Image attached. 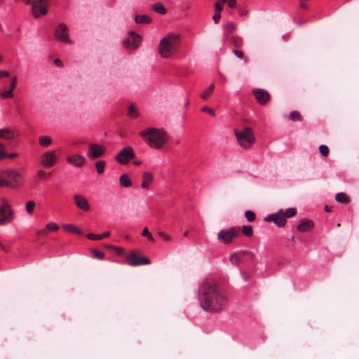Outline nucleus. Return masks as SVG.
Listing matches in <instances>:
<instances>
[{
    "mask_svg": "<svg viewBox=\"0 0 359 359\" xmlns=\"http://www.w3.org/2000/svg\"><path fill=\"white\" fill-rule=\"evenodd\" d=\"M36 203L34 201H29L25 204V209L29 215H32L34 212Z\"/></svg>",
    "mask_w": 359,
    "mask_h": 359,
    "instance_id": "34",
    "label": "nucleus"
},
{
    "mask_svg": "<svg viewBox=\"0 0 359 359\" xmlns=\"http://www.w3.org/2000/svg\"><path fill=\"white\" fill-rule=\"evenodd\" d=\"M9 76L10 73L8 72L0 70V78L8 77Z\"/></svg>",
    "mask_w": 359,
    "mask_h": 359,
    "instance_id": "55",
    "label": "nucleus"
},
{
    "mask_svg": "<svg viewBox=\"0 0 359 359\" xmlns=\"http://www.w3.org/2000/svg\"><path fill=\"white\" fill-rule=\"evenodd\" d=\"M335 199L337 202L341 203H348L350 202L349 197L344 193H338L335 196Z\"/></svg>",
    "mask_w": 359,
    "mask_h": 359,
    "instance_id": "29",
    "label": "nucleus"
},
{
    "mask_svg": "<svg viewBox=\"0 0 359 359\" xmlns=\"http://www.w3.org/2000/svg\"><path fill=\"white\" fill-rule=\"evenodd\" d=\"M228 0H220L219 1L222 3V4H224Z\"/></svg>",
    "mask_w": 359,
    "mask_h": 359,
    "instance_id": "63",
    "label": "nucleus"
},
{
    "mask_svg": "<svg viewBox=\"0 0 359 359\" xmlns=\"http://www.w3.org/2000/svg\"><path fill=\"white\" fill-rule=\"evenodd\" d=\"M128 264L131 266H136L142 264H150V260L147 257H139L136 252L132 251L127 257Z\"/></svg>",
    "mask_w": 359,
    "mask_h": 359,
    "instance_id": "14",
    "label": "nucleus"
},
{
    "mask_svg": "<svg viewBox=\"0 0 359 359\" xmlns=\"http://www.w3.org/2000/svg\"><path fill=\"white\" fill-rule=\"evenodd\" d=\"M120 185L122 187H130L132 186V181L127 174H123L119 179Z\"/></svg>",
    "mask_w": 359,
    "mask_h": 359,
    "instance_id": "25",
    "label": "nucleus"
},
{
    "mask_svg": "<svg viewBox=\"0 0 359 359\" xmlns=\"http://www.w3.org/2000/svg\"><path fill=\"white\" fill-rule=\"evenodd\" d=\"M63 228L65 230L75 233L76 234L81 235L82 233L81 230L79 229L77 226L71 225V224H65L63 225Z\"/></svg>",
    "mask_w": 359,
    "mask_h": 359,
    "instance_id": "32",
    "label": "nucleus"
},
{
    "mask_svg": "<svg viewBox=\"0 0 359 359\" xmlns=\"http://www.w3.org/2000/svg\"><path fill=\"white\" fill-rule=\"evenodd\" d=\"M233 53H234L235 55H236L239 58H243V55H244L243 52L241 51V50H235L233 51Z\"/></svg>",
    "mask_w": 359,
    "mask_h": 359,
    "instance_id": "54",
    "label": "nucleus"
},
{
    "mask_svg": "<svg viewBox=\"0 0 359 359\" xmlns=\"http://www.w3.org/2000/svg\"><path fill=\"white\" fill-rule=\"evenodd\" d=\"M151 9L161 15H163L166 13V8L164 7V6L161 3H155L152 5Z\"/></svg>",
    "mask_w": 359,
    "mask_h": 359,
    "instance_id": "28",
    "label": "nucleus"
},
{
    "mask_svg": "<svg viewBox=\"0 0 359 359\" xmlns=\"http://www.w3.org/2000/svg\"><path fill=\"white\" fill-rule=\"evenodd\" d=\"M337 227H340V226H341V224H340L339 223H338V224H337Z\"/></svg>",
    "mask_w": 359,
    "mask_h": 359,
    "instance_id": "64",
    "label": "nucleus"
},
{
    "mask_svg": "<svg viewBox=\"0 0 359 359\" xmlns=\"http://www.w3.org/2000/svg\"><path fill=\"white\" fill-rule=\"evenodd\" d=\"M22 175L16 170L7 169L0 172V187L19 189L22 184Z\"/></svg>",
    "mask_w": 359,
    "mask_h": 359,
    "instance_id": "3",
    "label": "nucleus"
},
{
    "mask_svg": "<svg viewBox=\"0 0 359 359\" xmlns=\"http://www.w3.org/2000/svg\"><path fill=\"white\" fill-rule=\"evenodd\" d=\"M247 13H248V11H245V10H243V11H240V15H246Z\"/></svg>",
    "mask_w": 359,
    "mask_h": 359,
    "instance_id": "59",
    "label": "nucleus"
},
{
    "mask_svg": "<svg viewBox=\"0 0 359 359\" xmlns=\"http://www.w3.org/2000/svg\"><path fill=\"white\" fill-rule=\"evenodd\" d=\"M220 17H221L220 12H215V15L212 17L213 20L215 21V23H217L219 22Z\"/></svg>",
    "mask_w": 359,
    "mask_h": 359,
    "instance_id": "52",
    "label": "nucleus"
},
{
    "mask_svg": "<svg viewBox=\"0 0 359 359\" xmlns=\"http://www.w3.org/2000/svg\"><path fill=\"white\" fill-rule=\"evenodd\" d=\"M58 161L55 151H46L40 156V163L46 168H52Z\"/></svg>",
    "mask_w": 359,
    "mask_h": 359,
    "instance_id": "10",
    "label": "nucleus"
},
{
    "mask_svg": "<svg viewBox=\"0 0 359 359\" xmlns=\"http://www.w3.org/2000/svg\"><path fill=\"white\" fill-rule=\"evenodd\" d=\"M105 165L106 162L104 161L100 160L97 161L95 164L97 172L100 175L102 174L104 171Z\"/></svg>",
    "mask_w": 359,
    "mask_h": 359,
    "instance_id": "33",
    "label": "nucleus"
},
{
    "mask_svg": "<svg viewBox=\"0 0 359 359\" xmlns=\"http://www.w3.org/2000/svg\"><path fill=\"white\" fill-rule=\"evenodd\" d=\"M252 92L258 103L261 105L266 104L271 98L269 92L264 89L255 88Z\"/></svg>",
    "mask_w": 359,
    "mask_h": 359,
    "instance_id": "16",
    "label": "nucleus"
},
{
    "mask_svg": "<svg viewBox=\"0 0 359 359\" xmlns=\"http://www.w3.org/2000/svg\"><path fill=\"white\" fill-rule=\"evenodd\" d=\"M228 6L231 8H236V0H228Z\"/></svg>",
    "mask_w": 359,
    "mask_h": 359,
    "instance_id": "53",
    "label": "nucleus"
},
{
    "mask_svg": "<svg viewBox=\"0 0 359 359\" xmlns=\"http://www.w3.org/2000/svg\"><path fill=\"white\" fill-rule=\"evenodd\" d=\"M135 21L137 24H149L151 22V18L147 15H136Z\"/></svg>",
    "mask_w": 359,
    "mask_h": 359,
    "instance_id": "23",
    "label": "nucleus"
},
{
    "mask_svg": "<svg viewBox=\"0 0 359 359\" xmlns=\"http://www.w3.org/2000/svg\"><path fill=\"white\" fill-rule=\"evenodd\" d=\"M249 255L252 258L254 257L253 253L251 252L241 251L240 252H234V253H233L230 256L229 261H230V262L232 264L238 265L240 263V262H241V257L244 256V255Z\"/></svg>",
    "mask_w": 359,
    "mask_h": 359,
    "instance_id": "20",
    "label": "nucleus"
},
{
    "mask_svg": "<svg viewBox=\"0 0 359 359\" xmlns=\"http://www.w3.org/2000/svg\"><path fill=\"white\" fill-rule=\"evenodd\" d=\"M234 133L239 145L245 149L252 147L255 142V134L250 127L245 126L243 130L234 129Z\"/></svg>",
    "mask_w": 359,
    "mask_h": 359,
    "instance_id": "6",
    "label": "nucleus"
},
{
    "mask_svg": "<svg viewBox=\"0 0 359 359\" xmlns=\"http://www.w3.org/2000/svg\"><path fill=\"white\" fill-rule=\"evenodd\" d=\"M17 85V77L14 76L11 80L10 90L13 92Z\"/></svg>",
    "mask_w": 359,
    "mask_h": 359,
    "instance_id": "46",
    "label": "nucleus"
},
{
    "mask_svg": "<svg viewBox=\"0 0 359 359\" xmlns=\"http://www.w3.org/2000/svg\"><path fill=\"white\" fill-rule=\"evenodd\" d=\"M142 236H145L148 238L149 241H150L152 243L155 242V239L153 237V236L151 234V233L149 231V229L147 227H144L142 232Z\"/></svg>",
    "mask_w": 359,
    "mask_h": 359,
    "instance_id": "37",
    "label": "nucleus"
},
{
    "mask_svg": "<svg viewBox=\"0 0 359 359\" xmlns=\"http://www.w3.org/2000/svg\"><path fill=\"white\" fill-rule=\"evenodd\" d=\"M54 63H55L57 66H59V67L62 66V61H61L60 59H55V60H54Z\"/></svg>",
    "mask_w": 359,
    "mask_h": 359,
    "instance_id": "56",
    "label": "nucleus"
},
{
    "mask_svg": "<svg viewBox=\"0 0 359 359\" xmlns=\"http://www.w3.org/2000/svg\"><path fill=\"white\" fill-rule=\"evenodd\" d=\"M106 151L105 146L95 142H90L88 144L87 156L90 160L94 161L102 157Z\"/></svg>",
    "mask_w": 359,
    "mask_h": 359,
    "instance_id": "9",
    "label": "nucleus"
},
{
    "mask_svg": "<svg viewBox=\"0 0 359 359\" xmlns=\"http://www.w3.org/2000/svg\"><path fill=\"white\" fill-rule=\"evenodd\" d=\"M236 25L233 22H229L226 25V29L229 31V32H232L236 29Z\"/></svg>",
    "mask_w": 359,
    "mask_h": 359,
    "instance_id": "45",
    "label": "nucleus"
},
{
    "mask_svg": "<svg viewBox=\"0 0 359 359\" xmlns=\"http://www.w3.org/2000/svg\"><path fill=\"white\" fill-rule=\"evenodd\" d=\"M140 135L149 146L156 149H162L168 140L166 132L161 128H147L140 133Z\"/></svg>",
    "mask_w": 359,
    "mask_h": 359,
    "instance_id": "2",
    "label": "nucleus"
},
{
    "mask_svg": "<svg viewBox=\"0 0 359 359\" xmlns=\"http://www.w3.org/2000/svg\"><path fill=\"white\" fill-rule=\"evenodd\" d=\"M128 35L129 36L123 41L125 48L130 50L137 48L142 40L141 36L133 31H130Z\"/></svg>",
    "mask_w": 359,
    "mask_h": 359,
    "instance_id": "12",
    "label": "nucleus"
},
{
    "mask_svg": "<svg viewBox=\"0 0 359 359\" xmlns=\"http://www.w3.org/2000/svg\"><path fill=\"white\" fill-rule=\"evenodd\" d=\"M319 151L321 155L324 157H326L329 154V149L326 145H320L319 147Z\"/></svg>",
    "mask_w": 359,
    "mask_h": 359,
    "instance_id": "42",
    "label": "nucleus"
},
{
    "mask_svg": "<svg viewBox=\"0 0 359 359\" xmlns=\"http://www.w3.org/2000/svg\"><path fill=\"white\" fill-rule=\"evenodd\" d=\"M133 164L135 165H139L141 164V161H135L133 162Z\"/></svg>",
    "mask_w": 359,
    "mask_h": 359,
    "instance_id": "60",
    "label": "nucleus"
},
{
    "mask_svg": "<svg viewBox=\"0 0 359 359\" xmlns=\"http://www.w3.org/2000/svg\"><path fill=\"white\" fill-rule=\"evenodd\" d=\"M110 235L109 231H105L102 234H94V233H88L86 234V237L88 239L93 240V241H100L103 238L109 237Z\"/></svg>",
    "mask_w": 359,
    "mask_h": 359,
    "instance_id": "24",
    "label": "nucleus"
},
{
    "mask_svg": "<svg viewBox=\"0 0 359 359\" xmlns=\"http://www.w3.org/2000/svg\"><path fill=\"white\" fill-rule=\"evenodd\" d=\"M313 222L307 219H303L297 226V230L300 232L309 231L313 228Z\"/></svg>",
    "mask_w": 359,
    "mask_h": 359,
    "instance_id": "21",
    "label": "nucleus"
},
{
    "mask_svg": "<svg viewBox=\"0 0 359 359\" xmlns=\"http://www.w3.org/2000/svg\"><path fill=\"white\" fill-rule=\"evenodd\" d=\"M104 247H105L106 248H107V249H111V250H113V249H114V245H109V244L105 245V246H104Z\"/></svg>",
    "mask_w": 359,
    "mask_h": 359,
    "instance_id": "58",
    "label": "nucleus"
},
{
    "mask_svg": "<svg viewBox=\"0 0 359 359\" xmlns=\"http://www.w3.org/2000/svg\"><path fill=\"white\" fill-rule=\"evenodd\" d=\"M198 299L201 308L211 313H219L228 302L224 292L213 280H206L201 284Z\"/></svg>",
    "mask_w": 359,
    "mask_h": 359,
    "instance_id": "1",
    "label": "nucleus"
},
{
    "mask_svg": "<svg viewBox=\"0 0 359 359\" xmlns=\"http://www.w3.org/2000/svg\"><path fill=\"white\" fill-rule=\"evenodd\" d=\"M229 40L231 43L233 44V46L238 48L242 46L243 43V41L241 37L240 36H231L229 38Z\"/></svg>",
    "mask_w": 359,
    "mask_h": 359,
    "instance_id": "31",
    "label": "nucleus"
},
{
    "mask_svg": "<svg viewBox=\"0 0 359 359\" xmlns=\"http://www.w3.org/2000/svg\"><path fill=\"white\" fill-rule=\"evenodd\" d=\"M291 241L293 243H295V237L294 236L291 237Z\"/></svg>",
    "mask_w": 359,
    "mask_h": 359,
    "instance_id": "61",
    "label": "nucleus"
},
{
    "mask_svg": "<svg viewBox=\"0 0 359 359\" xmlns=\"http://www.w3.org/2000/svg\"><path fill=\"white\" fill-rule=\"evenodd\" d=\"M158 233L164 241H171V237L169 235L165 233L164 232L159 231Z\"/></svg>",
    "mask_w": 359,
    "mask_h": 359,
    "instance_id": "47",
    "label": "nucleus"
},
{
    "mask_svg": "<svg viewBox=\"0 0 359 359\" xmlns=\"http://www.w3.org/2000/svg\"><path fill=\"white\" fill-rule=\"evenodd\" d=\"M240 235L239 227H231L226 229H222L217 233L218 241L224 244H229L232 243L233 238Z\"/></svg>",
    "mask_w": 359,
    "mask_h": 359,
    "instance_id": "7",
    "label": "nucleus"
},
{
    "mask_svg": "<svg viewBox=\"0 0 359 359\" xmlns=\"http://www.w3.org/2000/svg\"><path fill=\"white\" fill-rule=\"evenodd\" d=\"M14 132L8 128L0 129V161L4 158L14 159L19 156L18 153L6 151V147L2 141H11L14 139Z\"/></svg>",
    "mask_w": 359,
    "mask_h": 359,
    "instance_id": "5",
    "label": "nucleus"
},
{
    "mask_svg": "<svg viewBox=\"0 0 359 359\" xmlns=\"http://www.w3.org/2000/svg\"><path fill=\"white\" fill-rule=\"evenodd\" d=\"M297 214V210L293 208H287L285 211H284L285 218L287 220V218H290L295 216Z\"/></svg>",
    "mask_w": 359,
    "mask_h": 359,
    "instance_id": "36",
    "label": "nucleus"
},
{
    "mask_svg": "<svg viewBox=\"0 0 359 359\" xmlns=\"http://www.w3.org/2000/svg\"><path fill=\"white\" fill-rule=\"evenodd\" d=\"M74 200L75 205L78 208L85 212L90 210V204L85 196L81 194H75L74 195Z\"/></svg>",
    "mask_w": 359,
    "mask_h": 359,
    "instance_id": "19",
    "label": "nucleus"
},
{
    "mask_svg": "<svg viewBox=\"0 0 359 359\" xmlns=\"http://www.w3.org/2000/svg\"><path fill=\"white\" fill-rule=\"evenodd\" d=\"M222 8L223 7H222V3L220 1L215 2V12H221L222 10Z\"/></svg>",
    "mask_w": 359,
    "mask_h": 359,
    "instance_id": "49",
    "label": "nucleus"
},
{
    "mask_svg": "<svg viewBox=\"0 0 359 359\" xmlns=\"http://www.w3.org/2000/svg\"><path fill=\"white\" fill-rule=\"evenodd\" d=\"M91 252L94 257L98 259H103L104 258V254L97 249H93Z\"/></svg>",
    "mask_w": 359,
    "mask_h": 359,
    "instance_id": "40",
    "label": "nucleus"
},
{
    "mask_svg": "<svg viewBox=\"0 0 359 359\" xmlns=\"http://www.w3.org/2000/svg\"><path fill=\"white\" fill-rule=\"evenodd\" d=\"M32 14L34 18H39L41 15L47 14L48 8L46 4H43L37 1L32 3Z\"/></svg>",
    "mask_w": 359,
    "mask_h": 359,
    "instance_id": "17",
    "label": "nucleus"
},
{
    "mask_svg": "<svg viewBox=\"0 0 359 359\" xmlns=\"http://www.w3.org/2000/svg\"><path fill=\"white\" fill-rule=\"evenodd\" d=\"M332 210V206H329V205H325V210L327 212H330Z\"/></svg>",
    "mask_w": 359,
    "mask_h": 359,
    "instance_id": "57",
    "label": "nucleus"
},
{
    "mask_svg": "<svg viewBox=\"0 0 359 359\" xmlns=\"http://www.w3.org/2000/svg\"><path fill=\"white\" fill-rule=\"evenodd\" d=\"M178 35H169L162 39L160 41L158 52L162 57H171L179 45Z\"/></svg>",
    "mask_w": 359,
    "mask_h": 359,
    "instance_id": "4",
    "label": "nucleus"
},
{
    "mask_svg": "<svg viewBox=\"0 0 359 359\" xmlns=\"http://www.w3.org/2000/svg\"><path fill=\"white\" fill-rule=\"evenodd\" d=\"M67 26L65 23H60L55 30V38L62 42L71 43V40L67 34Z\"/></svg>",
    "mask_w": 359,
    "mask_h": 359,
    "instance_id": "15",
    "label": "nucleus"
},
{
    "mask_svg": "<svg viewBox=\"0 0 359 359\" xmlns=\"http://www.w3.org/2000/svg\"><path fill=\"white\" fill-rule=\"evenodd\" d=\"M52 142L53 140L49 136L43 135L39 137V143L42 147H48L52 144Z\"/></svg>",
    "mask_w": 359,
    "mask_h": 359,
    "instance_id": "26",
    "label": "nucleus"
},
{
    "mask_svg": "<svg viewBox=\"0 0 359 359\" xmlns=\"http://www.w3.org/2000/svg\"><path fill=\"white\" fill-rule=\"evenodd\" d=\"M127 115L131 118H137L139 116V112L134 104H130L128 109Z\"/></svg>",
    "mask_w": 359,
    "mask_h": 359,
    "instance_id": "27",
    "label": "nucleus"
},
{
    "mask_svg": "<svg viewBox=\"0 0 359 359\" xmlns=\"http://www.w3.org/2000/svg\"><path fill=\"white\" fill-rule=\"evenodd\" d=\"M215 89V85L212 83L209 86V87L201 95V97L204 100H207L212 93L213 90Z\"/></svg>",
    "mask_w": 359,
    "mask_h": 359,
    "instance_id": "30",
    "label": "nucleus"
},
{
    "mask_svg": "<svg viewBox=\"0 0 359 359\" xmlns=\"http://www.w3.org/2000/svg\"><path fill=\"white\" fill-rule=\"evenodd\" d=\"M202 111L204 112L208 113L210 115H211L212 116H214L215 115V111L212 109L209 108L208 107H203Z\"/></svg>",
    "mask_w": 359,
    "mask_h": 359,
    "instance_id": "48",
    "label": "nucleus"
},
{
    "mask_svg": "<svg viewBox=\"0 0 359 359\" xmlns=\"http://www.w3.org/2000/svg\"><path fill=\"white\" fill-rule=\"evenodd\" d=\"M118 255H122L124 253V250L120 247L114 246L113 249Z\"/></svg>",
    "mask_w": 359,
    "mask_h": 359,
    "instance_id": "50",
    "label": "nucleus"
},
{
    "mask_svg": "<svg viewBox=\"0 0 359 359\" xmlns=\"http://www.w3.org/2000/svg\"><path fill=\"white\" fill-rule=\"evenodd\" d=\"M36 174L40 179H44L50 176V173L47 174L43 170H39Z\"/></svg>",
    "mask_w": 359,
    "mask_h": 359,
    "instance_id": "44",
    "label": "nucleus"
},
{
    "mask_svg": "<svg viewBox=\"0 0 359 359\" xmlns=\"http://www.w3.org/2000/svg\"><path fill=\"white\" fill-rule=\"evenodd\" d=\"M66 160L69 164L77 168H81L86 163L85 158L79 154L69 155L67 156Z\"/></svg>",
    "mask_w": 359,
    "mask_h": 359,
    "instance_id": "18",
    "label": "nucleus"
},
{
    "mask_svg": "<svg viewBox=\"0 0 359 359\" xmlns=\"http://www.w3.org/2000/svg\"><path fill=\"white\" fill-rule=\"evenodd\" d=\"M242 233L247 237H251L253 234V229L250 225H245L242 227Z\"/></svg>",
    "mask_w": 359,
    "mask_h": 359,
    "instance_id": "35",
    "label": "nucleus"
},
{
    "mask_svg": "<svg viewBox=\"0 0 359 359\" xmlns=\"http://www.w3.org/2000/svg\"><path fill=\"white\" fill-rule=\"evenodd\" d=\"M46 227L48 229V231H56L59 229V226L54 223V222H50L46 224Z\"/></svg>",
    "mask_w": 359,
    "mask_h": 359,
    "instance_id": "39",
    "label": "nucleus"
},
{
    "mask_svg": "<svg viewBox=\"0 0 359 359\" xmlns=\"http://www.w3.org/2000/svg\"><path fill=\"white\" fill-rule=\"evenodd\" d=\"M153 175L151 172H144L142 175V188L144 189H148L153 181Z\"/></svg>",
    "mask_w": 359,
    "mask_h": 359,
    "instance_id": "22",
    "label": "nucleus"
},
{
    "mask_svg": "<svg viewBox=\"0 0 359 359\" xmlns=\"http://www.w3.org/2000/svg\"><path fill=\"white\" fill-rule=\"evenodd\" d=\"M245 217L248 222H252L255 219L256 215L254 212L251 210H247L245 212Z\"/></svg>",
    "mask_w": 359,
    "mask_h": 359,
    "instance_id": "38",
    "label": "nucleus"
},
{
    "mask_svg": "<svg viewBox=\"0 0 359 359\" xmlns=\"http://www.w3.org/2000/svg\"><path fill=\"white\" fill-rule=\"evenodd\" d=\"M0 96L3 99L11 98L13 96V91L9 89V90H4V91L1 92L0 93Z\"/></svg>",
    "mask_w": 359,
    "mask_h": 359,
    "instance_id": "41",
    "label": "nucleus"
},
{
    "mask_svg": "<svg viewBox=\"0 0 359 359\" xmlns=\"http://www.w3.org/2000/svg\"><path fill=\"white\" fill-rule=\"evenodd\" d=\"M300 114L296 111L291 112L290 114V117L292 121L299 120L300 118Z\"/></svg>",
    "mask_w": 359,
    "mask_h": 359,
    "instance_id": "43",
    "label": "nucleus"
},
{
    "mask_svg": "<svg viewBox=\"0 0 359 359\" xmlns=\"http://www.w3.org/2000/svg\"><path fill=\"white\" fill-rule=\"evenodd\" d=\"M13 217L14 212L11 205L6 201H3L0 205V226L11 223Z\"/></svg>",
    "mask_w": 359,
    "mask_h": 359,
    "instance_id": "8",
    "label": "nucleus"
},
{
    "mask_svg": "<svg viewBox=\"0 0 359 359\" xmlns=\"http://www.w3.org/2000/svg\"><path fill=\"white\" fill-rule=\"evenodd\" d=\"M48 234V231L46 227L44 229L39 230L36 232V235L38 236H46Z\"/></svg>",
    "mask_w": 359,
    "mask_h": 359,
    "instance_id": "51",
    "label": "nucleus"
},
{
    "mask_svg": "<svg viewBox=\"0 0 359 359\" xmlns=\"http://www.w3.org/2000/svg\"><path fill=\"white\" fill-rule=\"evenodd\" d=\"M188 233H189V231H186L184 233V236H188Z\"/></svg>",
    "mask_w": 359,
    "mask_h": 359,
    "instance_id": "62",
    "label": "nucleus"
},
{
    "mask_svg": "<svg viewBox=\"0 0 359 359\" xmlns=\"http://www.w3.org/2000/svg\"><path fill=\"white\" fill-rule=\"evenodd\" d=\"M264 220L267 222H273L280 228L285 226L287 222L284 215V210L283 209L279 210L275 214L269 215L264 219Z\"/></svg>",
    "mask_w": 359,
    "mask_h": 359,
    "instance_id": "13",
    "label": "nucleus"
},
{
    "mask_svg": "<svg viewBox=\"0 0 359 359\" xmlns=\"http://www.w3.org/2000/svg\"><path fill=\"white\" fill-rule=\"evenodd\" d=\"M135 154L133 149L130 147H124L120 151V152L116 156L115 160L121 164L126 165L129 161L134 158Z\"/></svg>",
    "mask_w": 359,
    "mask_h": 359,
    "instance_id": "11",
    "label": "nucleus"
}]
</instances>
